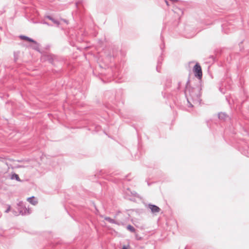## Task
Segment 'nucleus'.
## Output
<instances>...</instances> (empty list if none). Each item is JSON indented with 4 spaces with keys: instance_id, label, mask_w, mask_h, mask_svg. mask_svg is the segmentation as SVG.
Segmentation results:
<instances>
[{
    "instance_id": "obj_1",
    "label": "nucleus",
    "mask_w": 249,
    "mask_h": 249,
    "mask_svg": "<svg viewBox=\"0 0 249 249\" xmlns=\"http://www.w3.org/2000/svg\"><path fill=\"white\" fill-rule=\"evenodd\" d=\"M193 71L195 75L199 79H201L202 77V71L200 65L198 63H196L193 68Z\"/></svg>"
},
{
    "instance_id": "obj_2",
    "label": "nucleus",
    "mask_w": 249,
    "mask_h": 249,
    "mask_svg": "<svg viewBox=\"0 0 249 249\" xmlns=\"http://www.w3.org/2000/svg\"><path fill=\"white\" fill-rule=\"evenodd\" d=\"M148 206L152 213H159L160 211V209L156 205L149 204Z\"/></svg>"
},
{
    "instance_id": "obj_3",
    "label": "nucleus",
    "mask_w": 249,
    "mask_h": 249,
    "mask_svg": "<svg viewBox=\"0 0 249 249\" xmlns=\"http://www.w3.org/2000/svg\"><path fill=\"white\" fill-rule=\"evenodd\" d=\"M28 201L31 204H33V205H36L37 204V200L35 199V198L34 197H30V198H28Z\"/></svg>"
},
{
    "instance_id": "obj_4",
    "label": "nucleus",
    "mask_w": 249,
    "mask_h": 249,
    "mask_svg": "<svg viewBox=\"0 0 249 249\" xmlns=\"http://www.w3.org/2000/svg\"><path fill=\"white\" fill-rule=\"evenodd\" d=\"M11 178L12 179H15L16 180H17L18 181H21L20 179V178H19V177L18 176V175L16 174H15V173L12 174V175L11 176Z\"/></svg>"
},
{
    "instance_id": "obj_5",
    "label": "nucleus",
    "mask_w": 249,
    "mask_h": 249,
    "mask_svg": "<svg viewBox=\"0 0 249 249\" xmlns=\"http://www.w3.org/2000/svg\"><path fill=\"white\" fill-rule=\"evenodd\" d=\"M22 39L26 40L27 41H28L29 42H32L36 43V42L33 40L31 38H29L28 37L25 36H21L20 37Z\"/></svg>"
},
{
    "instance_id": "obj_6",
    "label": "nucleus",
    "mask_w": 249,
    "mask_h": 249,
    "mask_svg": "<svg viewBox=\"0 0 249 249\" xmlns=\"http://www.w3.org/2000/svg\"><path fill=\"white\" fill-rule=\"evenodd\" d=\"M127 229L129 231H132V232H135V228H134L133 226H132L131 225H128V226L127 227Z\"/></svg>"
},
{
    "instance_id": "obj_7",
    "label": "nucleus",
    "mask_w": 249,
    "mask_h": 249,
    "mask_svg": "<svg viewBox=\"0 0 249 249\" xmlns=\"http://www.w3.org/2000/svg\"><path fill=\"white\" fill-rule=\"evenodd\" d=\"M105 219L106 220V221H107L108 222H109L110 223H114V220L110 218V217H106L105 218Z\"/></svg>"
},
{
    "instance_id": "obj_8",
    "label": "nucleus",
    "mask_w": 249,
    "mask_h": 249,
    "mask_svg": "<svg viewBox=\"0 0 249 249\" xmlns=\"http://www.w3.org/2000/svg\"><path fill=\"white\" fill-rule=\"evenodd\" d=\"M224 114H223V113H220V114H219V118H221L222 117V116H224Z\"/></svg>"
},
{
    "instance_id": "obj_9",
    "label": "nucleus",
    "mask_w": 249,
    "mask_h": 249,
    "mask_svg": "<svg viewBox=\"0 0 249 249\" xmlns=\"http://www.w3.org/2000/svg\"><path fill=\"white\" fill-rule=\"evenodd\" d=\"M48 18L50 19V20H53L52 18L50 17H48Z\"/></svg>"
},
{
    "instance_id": "obj_10",
    "label": "nucleus",
    "mask_w": 249,
    "mask_h": 249,
    "mask_svg": "<svg viewBox=\"0 0 249 249\" xmlns=\"http://www.w3.org/2000/svg\"><path fill=\"white\" fill-rule=\"evenodd\" d=\"M123 249H127L126 247H124H124L123 248Z\"/></svg>"
},
{
    "instance_id": "obj_11",
    "label": "nucleus",
    "mask_w": 249,
    "mask_h": 249,
    "mask_svg": "<svg viewBox=\"0 0 249 249\" xmlns=\"http://www.w3.org/2000/svg\"><path fill=\"white\" fill-rule=\"evenodd\" d=\"M9 211V208L6 212H8Z\"/></svg>"
},
{
    "instance_id": "obj_12",
    "label": "nucleus",
    "mask_w": 249,
    "mask_h": 249,
    "mask_svg": "<svg viewBox=\"0 0 249 249\" xmlns=\"http://www.w3.org/2000/svg\"><path fill=\"white\" fill-rule=\"evenodd\" d=\"M185 92H186V94H187V89H186V90Z\"/></svg>"
}]
</instances>
